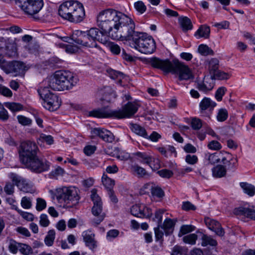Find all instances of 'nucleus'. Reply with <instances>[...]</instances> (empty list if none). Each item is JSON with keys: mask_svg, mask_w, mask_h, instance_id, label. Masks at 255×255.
I'll return each instance as SVG.
<instances>
[{"mask_svg": "<svg viewBox=\"0 0 255 255\" xmlns=\"http://www.w3.org/2000/svg\"><path fill=\"white\" fill-rule=\"evenodd\" d=\"M227 91V88L225 87L219 88L215 93V97L216 99L219 102L221 101L223 96L225 95Z\"/></svg>", "mask_w": 255, "mask_h": 255, "instance_id": "49", "label": "nucleus"}, {"mask_svg": "<svg viewBox=\"0 0 255 255\" xmlns=\"http://www.w3.org/2000/svg\"><path fill=\"white\" fill-rule=\"evenodd\" d=\"M138 106V105L135 102H128L123 107L122 109L111 110L107 108H104L95 110L90 112L89 116L98 118H128L136 113Z\"/></svg>", "mask_w": 255, "mask_h": 255, "instance_id": "6", "label": "nucleus"}, {"mask_svg": "<svg viewBox=\"0 0 255 255\" xmlns=\"http://www.w3.org/2000/svg\"><path fill=\"white\" fill-rule=\"evenodd\" d=\"M191 126L193 129L198 130L200 129L202 126V121L196 118H193L191 121Z\"/></svg>", "mask_w": 255, "mask_h": 255, "instance_id": "52", "label": "nucleus"}, {"mask_svg": "<svg viewBox=\"0 0 255 255\" xmlns=\"http://www.w3.org/2000/svg\"><path fill=\"white\" fill-rule=\"evenodd\" d=\"M10 178L11 181L15 183L17 189L21 191L35 190L33 188V184L31 182L15 173H10Z\"/></svg>", "mask_w": 255, "mask_h": 255, "instance_id": "11", "label": "nucleus"}, {"mask_svg": "<svg viewBox=\"0 0 255 255\" xmlns=\"http://www.w3.org/2000/svg\"><path fill=\"white\" fill-rule=\"evenodd\" d=\"M151 66L159 69L164 72L171 73L178 75L180 80H188L193 78V75L189 68L178 60L172 62L168 59H161L157 57L152 58L150 60Z\"/></svg>", "mask_w": 255, "mask_h": 255, "instance_id": "3", "label": "nucleus"}, {"mask_svg": "<svg viewBox=\"0 0 255 255\" xmlns=\"http://www.w3.org/2000/svg\"><path fill=\"white\" fill-rule=\"evenodd\" d=\"M195 226L192 225H182L180 229L178 236L181 237L184 235L191 232L195 230Z\"/></svg>", "mask_w": 255, "mask_h": 255, "instance_id": "36", "label": "nucleus"}, {"mask_svg": "<svg viewBox=\"0 0 255 255\" xmlns=\"http://www.w3.org/2000/svg\"><path fill=\"white\" fill-rule=\"evenodd\" d=\"M142 190H147L150 191H162V189L160 187L153 183L145 184L143 186Z\"/></svg>", "mask_w": 255, "mask_h": 255, "instance_id": "45", "label": "nucleus"}, {"mask_svg": "<svg viewBox=\"0 0 255 255\" xmlns=\"http://www.w3.org/2000/svg\"><path fill=\"white\" fill-rule=\"evenodd\" d=\"M39 224L43 227H47L50 224V221L46 214H42L40 216Z\"/></svg>", "mask_w": 255, "mask_h": 255, "instance_id": "59", "label": "nucleus"}, {"mask_svg": "<svg viewBox=\"0 0 255 255\" xmlns=\"http://www.w3.org/2000/svg\"><path fill=\"white\" fill-rule=\"evenodd\" d=\"M205 65L210 75H212L219 70V60L216 58L207 59L205 62Z\"/></svg>", "mask_w": 255, "mask_h": 255, "instance_id": "20", "label": "nucleus"}, {"mask_svg": "<svg viewBox=\"0 0 255 255\" xmlns=\"http://www.w3.org/2000/svg\"><path fill=\"white\" fill-rule=\"evenodd\" d=\"M18 41L16 39H7L6 44L3 49L6 56L10 58H15L17 56V41Z\"/></svg>", "mask_w": 255, "mask_h": 255, "instance_id": "15", "label": "nucleus"}, {"mask_svg": "<svg viewBox=\"0 0 255 255\" xmlns=\"http://www.w3.org/2000/svg\"><path fill=\"white\" fill-rule=\"evenodd\" d=\"M131 130L136 134L142 136L144 138H148V134L144 128L141 127L140 125L134 124H131L130 127Z\"/></svg>", "mask_w": 255, "mask_h": 255, "instance_id": "26", "label": "nucleus"}, {"mask_svg": "<svg viewBox=\"0 0 255 255\" xmlns=\"http://www.w3.org/2000/svg\"><path fill=\"white\" fill-rule=\"evenodd\" d=\"M92 213L94 216L97 217V219L93 220V222L96 225L99 224L105 218V214L103 212V205L93 206Z\"/></svg>", "mask_w": 255, "mask_h": 255, "instance_id": "21", "label": "nucleus"}, {"mask_svg": "<svg viewBox=\"0 0 255 255\" xmlns=\"http://www.w3.org/2000/svg\"><path fill=\"white\" fill-rule=\"evenodd\" d=\"M179 24L183 31H187L192 28L193 25L191 20L186 16L179 17Z\"/></svg>", "mask_w": 255, "mask_h": 255, "instance_id": "25", "label": "nucleus"}, {"mask_svg": "<svg viewBox=\"0 0 255 255\" xmlns=\"http://www.w3.org/2000/svg\"><path fill=\"white\" fill-rule=\"evenodd\" d=\"M38 148L35 142L25 141L20 143L19 156L20 162L29 169L36 173L47 171L50 163L37 156Z\"/></svg>", "mask_w": 255, "mask_h": 255, "instance_id": "2", "label": "nucleus"}, {"mask_svg": "<svg viewBox=\"0 0 255 255\" xmlns=\"http://www.w3.org/2000/svg\"><path fill=\"white\" fill-rule=\"evenodd\" d=\"M210 33V27L206 25H202L200 26L197 31L195 32V36L197 38H208L209 37Z\"/></svg>", "mask_w": 255, "mask_h": 255, "instance_id": "23", "label": "nucleus"}, {"mask_svg": "<svg viewBox=\"0 0 255 255\" xmlns=\"http://www.w3.org/2000/svg\"><path fill=\"white\" fill-rule=\"evenodd\" d=\"M198 50L200 54L204 56L214 54V51L206 45L201 44Z\"/></svg>", "mask_w": 255, "mask_h": 255, "instance_id": "41", "label": "nucleus"}, {"mask_svg": "<svg viewBox=\"0 0 255 255\" xmlns=\"http://www.w3.org/2000/svg\"><path fill=\"white\" fill-rule=\"evenodd\" d=\"M201 245L203 247L207 246H216L217 245V241L213 239L211 236L203 234L201 237Z\"/></svg>", "mask_w": 255, "mask_h": 255, "instance_id": "27", "label": "nucleus"}, {"mask_svg": "<svg viewBox=\"0 0 255 255\" xmlns=\"http://www.w3.org/2000/svg\"><path fill=\"white\" fill-rule=\"evenodd\" d=\"M164 212L165 210L162 209H159L156 210L153 220L157 223V225H162V215Z\"/></svg>", "mask_w": 255, "mask_h": 255, "instance_id": "39", "label": "nucleus"}, {"mask_svg": "<svg viewBox=\"0 0 255 255\" xmlns=\"http://www.w3.org/2000/svg\"><path fill=\"white\" fill-rule=\"evenodd\" d=\"M174 226L175 223L172 219L166 218L162 225L161 229H163L165 235L167 236L172 233Z\"/></svg>", "mask_w": 255, "mask_h": 255, "instance_id": "24", "label": "nucleus"}, {"mask_svg": "<svg viewBox=\"0 0 255 255\" xmlns=\"http://www.w3.org/2000/svg\"><path fill=\"white\" fill-rule=\"evenodd\" d=\"M20 243H18L14 240H10L8 246L9 251L13 254H16L19 249Z\"/></svg>", "mask_w": 255, "mask_h": 255, "instance_id": "50", "label": "nucleus"}, {"mask_svg": "<svg viewBox=\"0 0 255 255\" xmlns=\"http://www.w3.org/2000/svg\"><path fill=\"white\" fill-rule=\"evenodd\" d=\"M197 240V235L195 234H191L185 236L183 238V241L184 243L192 245H195L196 244Z\"/></svg>", "mask_w": 255, "mask_h": 255, "instance_id": "43", "label": "nucleus"}, {"mask_svg": "<svg viewBox=\"0 0 255 255\" xmlns=\"http://www.w3.org/2000/svg\"><path fill=\"white\" fill-rule=\"evenodd\" d=\"M135 9L139 13H143L146 9V7L142 1H138L134 4Z\"/></svg>", "mask_w": 255, "mask_h": 255, "instance_id": "56", "label": "nucleus"}, {"mask_svg": "<svg viewBox=\"0 0 255 255\" xmlns=\"http://www.w3.org/2000/svg\"><path fill=\"white\" fill-rule=\"evenodd\" d=\"M4 105L7 108L13 112L20 111L23 109V106L19 103L7 102Z\"/></svg>", "mask_w": 255, "mask_h": 255, "instance_id": "38", "label": "nucleus"}, {"mask_svg": "<svg viewBox=\"0 0 255 255\" xmlns=\"http://www.w3.org/2000/svg\"><path fill=\"white\" fill-rule=\"evenodd\" d=\"M19 251L23 255H30L33 253L31 247L26 244L20 243Z\"/></svg>", "mask_w": 255, "mask_h": 255, "instance_id": "42", "label": "nucleus"}, {"mask_svg": "<svg viewBox=\"0 0 255 255\" xmlns=\"http://www.w3.org/2000/svg\"><path fill=\"white\" fill-rule=\"evenodd\" d=\"M25 66L19 61H11L7 64L4 72L6 74L12 73L14 76L23 75L24 74Z\"/></svg>", "mask_w": 255, "mask_h": 255, "instance_id": "12", "label": "nucleus"}, {"mask_svg": "<svg viewBox=\"0 0 255 255\" xmlns=\"http://www.w3.org/2000/svg\"><path fill=\"white\" fill-rule=\"evenodd\" d=\"M72 192H56L55 196L59 203H62L68 200H72Z\"/></svg>", "mask_w": 255, "mask_h": 255, "instance_id": "30", "label": "nucleus"}, {"mask_svg": "<svg viewBox=\"0 0 255 255\" xmlns=\"http://www.w3.org/2000/svg\"><path fill=\"white\" fill-rule=\"evenodd\" d=\"M78 80V77L69 71H57L50 82L49 86L54 90H67L75 86Z\"/></svg>", "mask_w": 255, "mask_h": 255, "instance_id": "8", "label": "nucleus"}, {"mask_svg": "<svg viewBox=\"0 0 255 255\" xmlns=\"http://www.w3.org/2000/svg\"><path fill=\"white\" fill-rule=\"evenodd\" d=\"M93 136H98L108 142H112L115 139V136L110 131L104 128H94L92 130Z\"/></svg>", "mask_w": 255, "mask_h": 255, "instance_id": "16", "label": "nucleus"}, {"mask_svg": "<svg viewBox=\"0 0 255 255\" xmlns=\"http://www.w3.org/2000/svg\"><path fill=\"white\" fill-rule=\"evenodd\" d=\"M102 183L106 189L111 191L115 185V181L108 177L106 174H104L102 178Z\"/></svg>", "mask_w": 255, "mask_h": 255, "instance_id": "28", "label": "nucleus"}, {"mask_svg": "<svg viewBox=\"0 0 255 255\" xmlns=\"http://www.w3.org/2000/svg\"><path fill=\"white\" fill-rule=\"evenodd\" d=\"M212 174L216 178H221L226 174V169L222 165H217L212 169Z\"/></svg>", "mask_w": 255, "mask_h": 255, "instance_id": "29", "label": "nucleus"}, {"mask_svg": "<svg viewBox=\"0 0 255 255\" xmlns=\"http://www.w3.org/2000/svg\"><path fill=\"white\" fill-rule=\"evenodd\" d=\"M228 117V113L226 109H220L219 110L217 115V120L218 121L223 122L226 121Z\"/></svg>", "mask_w": 255, "mask_h": 255, "instance_id": "40", "label": "nucleus"}, {"mask_svg": "<svg viewBox=\"0 0 255 255\" xmlns=\"http://www.w3.org/2000/svg\"><path fill=\"white\" fill-rule=\"evenodd\" d=\"M58 13L63 18L74 23L81 22L85 17L83 4L76 0L63 2L59 6Z\"/></svg>", "mask_w": 255, "mask_h": 255, "instance_id": "4", "label": "nucleus"}, {"mask_svg": "<svg viewBox=\"0 0 255 255\" xmlns=\"http://www.w3.org/2000/svg\"><path fill=\"white\" fill-rule=\"evenodd\" d=\"M216 105L217 104L210 98L205 97L199 104L201 113H203L204 111L207 109H209L210 111H211Z\"/></svg>", "mask_w": 255, "mask_h": 255, "instance_id": "22", "label": "nucleus"}, {"mask_svg": "<svg viewBox=\"0 0 255 255\" xmlns=\"http://www.w3.org/2000/svg\"><path fill=\"white\" fill-rule=\"evenodd\" d=\"M135 155L141 159V162L149 164L152 161V157L145 153L137 152Z\"/></svg>", "mask_w": 255, "mask_h": 255, "instance_id": "46", "label": "nucleus"}, {"mask_svg": "<svg viewBox=\"0 0 255 255\" xmlns=\"http://www.w3.org/2000/svg\"><path fill=\"white\" fill-rule=\"evenodd\" d=\"M115 98L116 95L113 90L110 87L106 88L103 100L111 102L113 99Z\"/></svg>", "mask_w": 255, "mask_h": 255, "instance_id": "35", "label": "nucleus"}, {"mask_svg": "<svg viewBox=\"0 0 255 255\" xmlns=\"http://www.w3.org/2000/svg\"><path fill=\"white\" fill-rule=\"evenodd\" d=\"M108 46L111 52L114 54L118 55L120 53L121 49L118 44L113 42H110Z\"/></svg>", "mask_w": 255, "mask_h": 255, "instance_id": "54", "label": "nucleus"}, {"mask_svg": "<svg viewBox=\"0 0 255 255\" xmlns=\"http://www.w3.org/2000/svg\"><path fill=\"white\" fill-rule=\"evenodd\" d=\"M149 196L152 201H159L164 196V192H150Z\"/></svg>", "mask_w": 255, "mask_h": 255, "instance_id": "61", "label": "nucleus"}, {"mask_svg": "<svg viewBox=\"0 0 255 255\" xmlns=\"http://www.w3.org/2000/svg\"><path fill=\"white\" fill-rule=\"evenodd\" d=\"M39 138L43 142H45L49 145H51V144H53V142H54L53 137L50 135H46L45 134H41L40 135Z\"/></svg>", "mask_w": 255, "mask_h": 255, "instance_id": "62", "label": "nucleus"}, {"mask_svg": "<svg viewBox=\"0 0 255 255\" xmlns=\"http://www.w3.org/2000/svg\"><path fill=\"white\" fill-rule=\"evenodd\" d=\"M19 6L26 14L37 13L43 6V0H17Z\"/></svg>", "mask_w": 255, "mask_h": 255, "instance_id": "10", "label": "nucleus"}, {"mask_svg": "<svg viewBox=\"0 0 255 255\" xmlns=\"http://www.w3.org/2000/svg\"><path fill=\"white\" fill-rule=\"evenodd\" d=\"M188 250L187 248L179 246H175L173 247L171 255H187Z\"/></svg>", "mask_w": 255, "mask_h": 255, "instance_id": "37", "label": "nucleus"}, {"mask_svg": "<svg viewBox=\"0 0 255 255\" xmlns=\"http://www.w3.org/2000/svg\"><path fill=\"white\" fill-rule=\"evenodd\" d=\"M91 198L93 201V206L103 205L102 199L97 192H92L91 195Z\"/></svg>", "mask_w": 255, "mask_h": 255, "instance_id": "51", "label": "nucleus"}, {"mask_svg": "<svg viewBox=\"0 0 255 255\" xmlns=\"http://www.w3.org/2000/svg\"><path fill=\"white\" fill-rule=\"evenodd\" d=\"M72 39L76 43L89 47H96V41L106 44L109 40L106 34L97 28H92L87 31H75Z\"/></svg>", "mask_w": 255, "mask_h": 255, "instance_id": "5", "label": "nucleus"}, {"mask_svg": "<svg viewBox=\"0 0 255 255\" xmlns=\"http://www.w3.org/2000/svg\"><path fill=\"white\" fill-rule=\"evenodd\" d=\"M238 159L231 154V159L228 160L227 163H224L223 164L228 167L229 169L235 168L237 166Z\"/></svg>", "mask_w": 255, "mask_h": 255, "instance_id": "53", "label": "nucleus"}, {"mask_svg": "<svg viewBox=\"0 0 255 255\" xmlns=\"http://www.w3.org/2000/svg\"><path fill=\"white\" fill-rule=\"evenodd\" d=\"M205 159L209 163L212 164L219 163L216 152L214 153H207L205 154Z\"/></svg>", "mask_w": 255, "mask_h": 255, "instance_id": "44", "label": "nucleus"}, {"mask_svg": "<svg viewBox=\"0 0 255 255\" xmlns=\"http://www.w3.org/2000/svg\"><path fill=\"white\" fill-rule=\"evenodd\" d=\"M38 92L43 100V105L45 109L54 111L60 107L61 101L56 95L51 93L46 88L40 90Z\"/></svg>", "mask_w": 255, "mask_h": 255, "instance_id": "9", "label": "nucleus"}, {"mask_svg": "<svg viewBox=\"0 0 255 255\" xmlns=\"http://www.w3.org/2000/svg\"><path fill=\"white\" fill-rule=\"evenodd\" d=\"M125 41H128L131 47L145 54L152 53L156 48L155 42L151 36L145 33L135 31V29Z\"/></svg>", "mask_w": 255, "mask_h": 255, "instance_id": "7", "label": "nucleus"}, {"mask_svg": "<svg viewBox=\"0 0 255 255\" xmlns=\"http://www.w3.org/2000/svg\"><path fill=\"white\" fill-rule=\"evenodd\" d=\"M214 86V79L211 75L210 77H205L202 82L198 84L199 90L207 92L211 90Z\"/></svg>", "mask_w": 255, "mask_h": 255, "instance_id": "18", "label": "nucleus"}, {"mask_svg": "<svg viewBox=\"0 0 255 255\" xmlns=\"http://www.w3.org/2000/svg\"><path fill=\"white\" fill-rule=\"evenodd\" d=\"M130 212L134 216L139 218H149L152 215L151 210L144 204L133 205L130 209Z\"/></svg>", "mask_w": 255, "mask_h": 255, "instance_id": "13", "label": "nucleus"}, {"mask_svg": "<svg viewBox=\"0 0 255 255\" xmlns=\"http://www.w3.org/2000/svg\"><path fill=\"white\" fill-rule=\"evenodd\" d=\"M186 162L190 165H194L197 163L198 158L195 155L187 154L185 158Z\"/></svg>", "mask_w": 255, "mask_h": 255, "instance_id": "55", "label": "nucleus"}, {"mask_svg": "<svg viewBox=\"0 0 255 255\" xmlns=\"http://www.w3.org/2000/svg\"><path fill=\"white\" fill-rule=\"evenodd\" d=\"M208 147L212 150H219L221 149V144L216 140H212L209 142L207 145Z\"/></svg>", "mask_w": 255, "mask_h": 255, "instance_id": "64", "label": "nucleus"}, {"mask_svg": "<svg viewBox=\"0 0 255 255\" xmlns=\"http://www.w3.org/2000/svg\"><path fill=\"white\" fill-rule=\"evenodd\" d=\"M218 162L227 163L228 160L231 159V154L225 151L216 152Z\"/></svg>", "mask_w": 255, "mask_h": 255, "instance_id": "31", "label": "nucleus"}, {"mask_svg": "<svg viewBox=\"0 0 255 255\" xmlns=\"http://www.w3.org/2000/svg\"><path fill=\"white\" fill-rule=\"evenodd\" d=\"M240 187L244 191H255V185L247 182H242L240 183Z\"/></svg>", "mask_w": 255, "mask_h": 255, "instance_id": "48", "label": "nucleus"}, {"mask_svg": "<svg viewBox=\"0 0 255 255\" xmlns=\"http://www.w3.org/2000/svg\"><path fill=\"white\" fill-rule=\"evenodd\" d=\"M15 210L19 214V215L25 220L28 221H32L34 220V215L28 212L23 211L17 208Z\"/></svg>", "mask_w": 255, "mask_h": 255, "instance_id": "47", "label": "nucleus"}, {"mask_svg": "<svg viewBox=\"0 0 255 255\" xmlns=\"http://www.w3.org/2000/svg\"><path fill=\"white\" fill-rule=\"evenodd\" d=\"M204 222L208 228L214 232L217 235L220 237L224 235L225 232L219 222L209 217H206Z\"/></svg>", "mask_w": 255, "mask_h": 255, "instance_id": "14", "label": "nucleus"}, {"mask_svg": "<svg viewBox=\"0 0 255 255\" xmlns=\"http://www.w3.org/2000/svg\"><path fill=\"white\" fill-rule=\"evenodd\" d=\"M97 24L108 38L122 41L130 37L135 26L131 17L113 9L101 11L97 16Z\"/></svg>", "mask_w": 255, "mask_h": 255, "instance_id": "1", "label": "nucleus"}, {"mask_svg": "<svg viewBox=\"0 0 255 255\" xmlns=\"http://www.w3.org/2000/svg\"><path fill=\"white\" fill-rule=\"evenodd\" d=\"M82 236L85 245L90 249L93 250L97 247V241L95 240V234L90 230H87L82 233Z\"/></svg>", "mask_w": 255, "mask_h": 255, "instance_id": "17", "label": "nucleus"}, {"mask_svg": "<svg viewBox=\"0 0 255 255\" xmlns=\"http://www.w3.org/2000/svg\"><path fill=\"white\" fill-rule=\"evenodd\" d=\"M212 77L214 79V80H224L229 79L231 77V75L228 73H226L219 69L213 75H212Z\"/></svg>", "mask_w": 255, "mask_h": 255, "instance_id": "32", "label": "nucleus"}, {"mask_svg": "<svg viewBox=\"0 0 255 255\" xmlns=\"http://www.w3.org/2000/svg\"><path fill=\"white\" fill-rule=\"evenodd\" d=\"M162 225H157V227L154 228L155 241L156 242L159 241L160 244H162L163 241V238L164 236V232L162 230Z\"/></svg>", "mask_w": 255, "mask_h": 255, "instance_id": "34", "label": "nucleus"}, {"mask_svg": "<svg viewBox=\"0 0 255 255\" xmlns=\"http://www.w3.org/2000/svg\"><path fill=\"white\" fill-rule=\"evenodd\" d=\"M0 94L7 97H11L12 96L11 91L1 84H0Z\"/></svg>", "mask_w": 255, "mask_h": 255, "instance_id": "57", "label": "nucleus"}, {"mask_svg": "<svg viewBox=\"0 0 255 255\" xmlns=\"http://www.w3.org/2000/svg\"><path fill=\"white\" fill-rule=\"evenodd\" d=\"M234 213L236 215L244 216L252 220H255V210L254 209L239 207L235 209Z\"/></svg>", "mask_w": 255, "mask_h": 255, "instance_id": "19", "label": "nucleus"}, {"mask_svg": "<svg viewBox=\"0 0 255 255\" xmlns=\"http://www.w3.org/2000/svg\"><path fill=\"white\" fill-rule=\"evenodd\" d=\"M132 169L140 177H143L146 174V171L143 168L140 167L137 165L132 166Z\"/></svg>", "mask_w": 255, "mask_h": 255, "instance_id": "58", "label": "nucleus"}, {"mask_svg": "<svg viewBox=\"0 0 255 255\" xmlns=\"http://www.w3.org/2000/svg\"><path fill=\"white\" fill-rule=\"evenodd\" d=\"M17 119L19 123L23 126H29L31 124V120L23 116H18Z\"/></svg>", "mask_w": 255, "mask_h": 255, "instance_id": "63", "label": "nucleus"}, {"mask_svg": "<svg viewBox=\"0 0 255 255\" xmlns=\"http://www.w3.org/2000/svg\"><path fill=\"white\" fill-rule=\"evenodd\" d=\"M157 173L160 176L166 178H170L173 174L172 171L166 169L160 170L157 172Z\"/></svg>", "mask_w": 255, "mask_h": 255, "instance_id": "60", "label": "nucleus"}, {"mask_svg": "<svg viewBox=\"0 0 255 255\" xmlns=\"http://www.w3.org/2000/svg\"><path fill=\"white\" fill-rule=\"evenodd\" d=\"M55 237V231L54 230H51L49 231L44 239V242L46 245L48 247L52 246L53 244Z\"/></svg>", "mask_w": 255, "mask_h": 255, "instance_id": "33", "label": "nucleus"}]
</instances>
